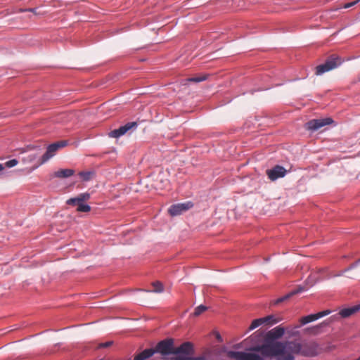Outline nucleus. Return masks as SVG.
Instances as JSON below:
<instances>
[{"label": "nucleus", "instance_id": "f03ea898", "mask_svg": "<svg viewBox=\"0 0 360 360\" xmlns=\"http://www.w3.org/2000/svg\"><path fill=\"white\" fill-rule=\"evenodd\" d=\"M284 333V328L280 326L275 327L266 333L264 342L262 345L254 347L251 350L259 352L263 356L270 359L275 358V360H279L281 356H285L287 352L283 350L276 354L277 352H274L275 349L274 348L277 342H286L288 341L277 340L282 338Z\"/></svg>", "mask_w": 360, "mask_h": 360}, {"label": "nucleus", "instance_id": "6e6552de", "mask_svg": "<svg viewBox=\"0 0 360 360\" xmlns=\"http://www.w3.org/2000/svg\"><path fill=\"white\" fill-rule=\"evenodd\" d=\"M228 356L236 360H264V356H262L255 353L246 352L229 351L228 352Z\"/></svg>", "mask_w": 360, "mask_h": 360}, {"label": "nucleus", "instance_id": "0eeeda50", "mask_svg": "<svg viewBox=\"0 0 360 360\" xmlns=\"http://www.w3.org/2000/svg\"><path fill=\"white\" fill-rule=\"evenodd\" d=\"M66 145L67 142L65 141H58L49 145L47 147L46 152L41 157V160L39 161L36 167H39L44 163H45L51 158L55 155V153L59 148H63Z\"/></svg>", "mask_w": 360, "mask_h": 360}, {"label": "nucleus", "instance_id": "9d476101", "mask_svg": "<svg viewBox=\"0 0 360 360\" xmlns=\"http://www.w3.org/2000/svg\"><path fill=\"white\" fill-rule=\"evenodd\" d=\"M333 122V120L330 117H326L323 119H314L309 121L306 125L307 129L311 131H316L321 127L328 125Z\"/></svg>", "mask_w": 360, "mask_h": 360}, {"label": "nucleus", "instance_id": "9b49d317", "mask_svg": "<svg viewBox=\"0 0 360 360\" xmlns=\"http://www.w3.org/2000/svg\"><path fill=\"white\" fill-rule=\"evenodd\" d=\"M286 172V169L283 167L276 165L271 169H267L266 173L270 180L275 181L278 178L283 177Z\"/></svg>", "mask_w": 360, "mask_h": 360}, {"label": "nucleus", "instance_id": "7ed1b4c3", "mask_svg": "<svg viewBox=\"0 0 360 360\" xmlns=\"http://www.w3.org/2000/svg\"><path fill=\"white\" fill-rule=\"evenodd\" d=\"M193 352V345L189 342L181 344L178 347H174V353L176 354L175 360H207V358L205 354L198 357H191L189 355Z\"/></svg>", "mask_w": 360, "mask_h": 360}, {"label": "nucleus", "instance_id": "393cba45", "mask_svg": "<svg viewBox=\"0 0 360 360\" xmlns=\"http://www.w3.org/2000/svg\"><path fill=\"white\" fill-rule=\"evenodd\" d=\"M360 0H356L354 1H352V2H350V3H347V4H345L342 7L344 8H349L354 5H356L358 2H359Z\"/></svg>", "mask_w": 360, "mask_h": 360}, {"label": "nucleus", "instance_id": "2eb2a0df", "mask_svg": "<svg viewBox=\"0 0 360 360\" xmlns=\"http://www.w3.org/2000/svg\"><path fill=\"white\" fill-rule=\"evenodd\" d=\"M75 171L72 169H61L54 173V176L58 178H68L72 176Z\"/></svg>", "mask_w": 360, "mask_h": 360}, {"label": "nucleus", "instance_id": "4be33fe9", "mask_svg": "<svg viewBox=\"0 0 360 360\" xmlns=\"http://www.w3.org/2000/svg\"><path fill=\"white\" fill-rule=\"evenodd\" d=\"M206 309H207V307L201 304L195 309L193 315L194 316H198L200 315L202 313H203L204 311H205Z\"/></svg>", "mask_w": 360, "mask_h": 360}, {"label": "nucleus", "instance_id": "ddd939ff", "mask_svg": "<svg viewBox=\"0 0 360 360\" xmlns=\"http://www.w3.org/2000/svg\"><path fill=\"white\" fill-rule=\"evenodd\" d=\"M90 194L89 193H83L79 194L75 198H70L67 200L66 203L69 205H76V202H84L89 200Z\"/></svg>", "mask_w": 360, "mask_h": 360}, {"label": "nucleus", "instance_id": "f257e3e1", "mask_svg": "<svg viewBox=\"0 0 360 360\" xmlns=\"http://www.w3.org/2000/svg\"><path fill=\"white\" fill-rule=\"evenodd\" d=\"M274 349V352L280 353L286 350L285 356H281L279 360H295L296 355L304 356H314L318 354L319 347L314 341H305L302 343L296 340L286 342H277Z\"/></svg>", "mask_w": 360, "mask_h": 360}, {"label": "nucleus", "instance_id": "a211bd4d", "mask_svg": "<svg viewBox=\"0 0 360 360\" xmlns=\"http://www.w3.org/2000/svg\"><path fill=\"white\" fill-rule=\"evenodd\" d=\"M263 319L266 325H273L280 321V319H275L272 315L264 317Z\"/></svg>", "mask_w": 360, "mask_h": 360}, {"label": "nucleus", "instance_id": "c85d7f7f", "mask_svg": "<svg viewBox=\"0 0 360 360\" xmlns=\"http://www.w3.org/2000/svg\"><path fill=\"white\" fill-rule=\"evenodd\" d=\"M359 262H360V259H359L358 261H356L355 263H354V264H351V265H350V266H349L347 269H353V268L356 267V265H357Z\"/></svg>", "mask_w": 360, "mask_h": 360}, {"label": "nucleus", "instance_id": "1a4fd4ad", "mask_svg": "<svg viewBox=\"0 0 360 360\" xmlns=\"http://www.w3.org/2000/svg\"><path fill=\"white\" fill-rule=\"evenodd\" d=\"M193 206V202L188 201L183 203H177L172 205L168 212L171 216H177L181 214L183 212L192 208Z\"/></svg>", "mask_w": 360, "mask_h": 360}, {"label": "nucleus", "instance_id": "20e7f679", "mask_svg": "<svg viewBox=\"0 0 360 360\" xmlns=\"http://www.w3.org/2000/svg\"><path fill=\"white\" fill-rule=\"evenodd\" d=\"M23 154L21 161L25 165H33L31 170L37 169L36 167L39 161L41 160L39 157L41 154V148L39 146H27L25 149H23L21 152Z\"/></svg>", "mask_w": 360, "mask_h": 360}, {"label": "nucleus", "instance_id": "cd10ccee", "mask_svg": "<svg viewBox=\"0 0 360 360\" xmlns=\"http://www.w3.org/2000/svg\"><path fill=\"white\" fill-rule=\"evenodd\" d=\"M24 11H30V12L33 13L34 14H37L36 8L20 9V12H24Z\"/></svg>", "mask_w": 360, "mask_h": 360}, {"label": "nucleus", "instance_id": "f8f14e48", "mask_svg": "<svg viewBox=\"0 0 360 360\" xmlns=\"http://www.w3.org/2000/svg\"><path fill=\"white\" fill-rule=\"evenodd\" d=\"M330 311L326 310L321 312H319L317 314H310L306 316H303L300 319V323L302 325H305L308 323L314 321L321 317H323L324 316H326L330 314Z\"/></svg>", "mask_w": 360, "mask_h": 360}, {"label": "nucleus", "instance_id": "412c9836", "mask_svg": "<svg viewBox=\"0 0 360 360\" xmlns=\"http://www.w3.org/2000/svg\"><path fill=\"white\" fill-rule=\"evenodd\" d=\"M207 79L206 75H202V76H196L188 78L186 80L188 82H200L202 81H205Z\"/></svg>", "mask_w": 360, "mask_h": 360}, {"label": "nucleus", "instance_id": "4468645a", "mask_svg": "<svg viewBox=\"0 0 360 360\" xmlns=\"http://www.w3.org/2000/svg\"><path fill=\"white\" fill-rule=\"evenodd\" d=\"M360 309V304L352 306L350 307L342 309L340 311L339 314L343 317L347 318L355 314Z\"/></svg>", "mask_w": 360, "mask_h": 360}, {"label": "nucleus", "instance_id": "f3484780", "mask_svg": "<svg viewBox=\"0 0 360 360\" xmlns=\"http://www.w3.org/2000/svg\"><path fill=\"white\" fill-rule=\"evenodd\" d=\"M76 205L77 206V212H88L91 210V207L84 202H76Z\"/></svg>", "mask_w": 360, "mask_h": 360}, {"label": "nucleus", "instance_id": "bb28decb", "mask_svg": "<svg viewBox=\"0 0 360 360\" xmlns=\"http://www.w3.org/2000/svg\"><path fill=\"white\" fill-rule=\"evenodd\" d=\"M112 341H108V342H104V343H101L99 345V347L100 348H106V347H110L112 345Z\"/></svg>", "mask_w": 360, "mask_h": 360}, {"label": "nucleus", "instance_id": "6ab92c4d", "mask_svg": "<svg viewBox=\"0 0 360 360\" xmlns=\"http://www.w3.org/2000/svg\"><path fill=\"white\" fill-rule=\"evenodd\" d=\"M153 289L150 290L154 292H162L164 290L163 285L161 282L155 281L153 283Z\"/></svg>", "mask_w": 360, "mask_h": 360}, {"label": "nucleus", "instance_id": "423d86ee", "mask_svg": "<svg viewBox=\"0 0 360 360\" xmlns=\"http://www.w3.org/2000/svg\"><path fill=\"white\" fill-rule=\"evenodd\" d=\"M138 127L136 122H129L123 126L120 127L118 129L112 130L108 133L109 137L111 138H120L125 134H130L134 131Z\"/></svg>", "mask_w": 360, "mask_h": 360}, {"label": "nucleus", "instance_id": "39448f33", "mask_svg": "<svg viewBox=\"0 0 360 360\" xmlns=\"http://www.w3.org/2000/svg\"><path fill=\"white\" fill-rule=\"evenodd\" d=\"M342 60L340 57L336 55H332L327 58L323 64L319 65L316 67L315 75H321L325 72H329L339 67L342 63Z\"/></svg>", "mask_w": 360, "mask_h": 360}, {"label": "nucleus", "instance_id": "b1692460", "mask_svg": "<svg viewBox=\"0 0 360 360\" xmlns=\"http://www.w3.org/2000/svg\"><path fill=\"white\" fill-rule=\"evenodd\" d=\"M18 163V161L17 160L13 159V160L6 162L5 166L6 167L11 168V167H15V165H17Z\"/></svg>", "mask_w": 360, "mask_h": 360}, {"label": "nucleus", "instance_id": "c756f323", "mask_svg": "<svg viewBox=\"0 0 360 360\" xmlns=\"http://www.w3.org/2000/svg\"><path fill=\"white\" fill-rule=\"evenodd\" d=\"M4 167H6L5 164L3 165L0 163V172H1L4 169Z\"/></svg>", "mask_w": 360, "mask_h": 360}, {"label": "nucleus", "instance_id": "a878e982", "mask_svg": "<svg viewBox=\"0 0 360 360\" xmlns=\"http://www.w3.org/2000/svg\"><path fill=\"white\" fill-rule=\"evenodd\" d=\"M316 281V279L315 278V277L312 275H310L307 280V283H310V285H313Z\"/></svg>", "mask_w": 360, "mask_h": 360}, {"label": "nucleus", "instance_id": "5701e85b", "mask_svg": "<svg viewBox=\"0 0 360 360\" xmlns=\"http://www.w3.org/2000/svg\"><path fill=\"white\" fill-rule=\"evenodd\" d=\"M79 175L84 181H89L91 179L93 173L91 172H81Z\"/></svg>", "mask_w": 360, "mask_h": 360}, {"label": "nucleus", "instance_id": "dca6fc26", "mask_svg": "<svg viewBox=\"0 0 360 360\" xmlns=\"http://www.w3.org/2000/svg\"><path fill=\"white\" fill-rule=\"evenodd\" d=\"M305 290V288H303V287H300L298 288L297 290H295L293 291H292L291 292H290L289 294L282 297H280L278 299H277L275 302V304H278L279 303H281L282 302L288 300L289 297H290L291 296L295 295V294H297L299 292H301L302 291Z\"/></svg>", "mask_w": 360, "mask_h": 360}, {"label": "nucleus", "instance_id": "aec40b11", "mask_svg": "<svg viewBox=\"0 0 360 360\" xmlns=\"http://www.w3.org/2000/svg\"><path fill=\"white\" fill-rule=\"evenodd\" d=\"M263 318L255 319L249 327V330H253L259 326L264 324Z\"/></svg>", "mask_w": 360, "mask_h": 360}]
</instances>
